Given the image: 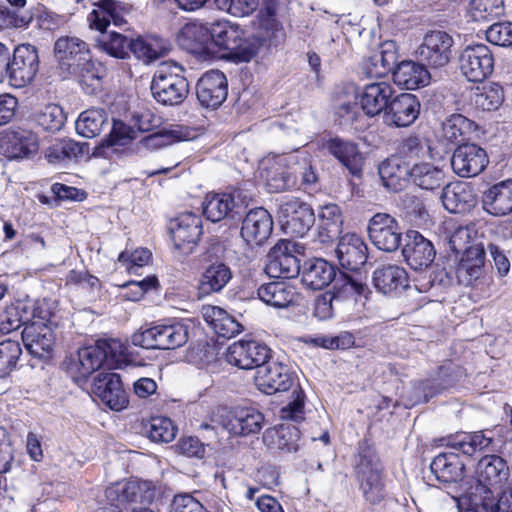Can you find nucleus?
Instances as JSON below:
<instances>
[{
  "label": "nucleus",
  "instance_id": "nucleus-53",
  "mask_svg": "<svg viewBox=\"0 0 512 512\" xmlns=\"http://www.w3.org/2000/svg\"><path fill=\"white\" fill-rule=\"evenodd\" d=\"M333 289L332 295L336 302L347 299L357 300V297H366L369 292V288L365 283L347 274L341 275L336 280Z\"/></svg>",
  "mask_w": 512,
  "mask_h": 512
},
{
  "label": "nucleus",
  "instance_id": "nucleus-15",
  "mask_svg": "<svg viewBox=\"0 0 512 512\" xmlns=\"http://www.w3.org/2000/svg\"><path fill=\"white\" fill-rule=\"evenodd\" d=\"M226 361L240 369H256L270 357V349L255 340H240L231 344L226 352Z\"/></svg>",
  "mask_w": 512,
  "mask_h": 512
},
{
  "label": "nucleus",
  "instance_id": "nucleus-64",
  "mask_svg": "<svg viewBox=\"0 0 512 512\" xmlns=\"http://www.w3.org/2000/svg\"><path fill=\"white\" fill-rule=\"evenodd\" d=\"M486 39L498 46H512V22H498L488 27Z\"/></svg>",
  "mask_w": 512,
  "mask_h": 512
},
{
  "label": "nucleus",
  "instance_id": "nucleus-41",
  "mask_svg": "<svg viewBox=\"0 0 512 512\" xmlns=\"http://www.w3.org/2000/svg\"><path fill=\"white\" fill-rule=\"evenodd\" d=\"M300 431L293 425H281L269 428L263 434V442L272 449L285 453L297 452L299 449Z\"/></svg>",
  "mask_w": 512,
  "mask_h": 512
},
{
  "label": "nucleus",
  "instance_id": "nucleus-50",
  "mask_svg": "<svg viewBox=\"0 0 512 512\" xmlns=\"http://www.w3.org/2000/svg\"><path fill=\"white\" fill-rule=\"evenodd\" d=\"M107 123V115L103 109H88L76 120L75 127L79 135L85 138L98 136Z\"/></svg>",
  "mask_w": 512,
  "mask_h": 512
},
{
  "label": "nucleus",
  "instance_id": "nucleus-23",
  "mask_svg": "<svg viewBox=\"0 0 512 512\" xmlns=\"http://www.w3.org/2000/svg\"><path fill=\"white\" fill-rule=\"evenodd\" d=\"M420 102L411 93L392 97L384 115V122L395 127H408L418 118Z\"/></svg>",
  "mask_w": 512,
  "mask_h": 512
},
{
  "label": "nucleus",
  "instance_id": "nucleus-57",
  "mask_svg": "<svg viewBox=\"0 0 512 512\" xmlns=\"http://www.w3.org/2000/svg\"><path fill=\"white\" fill-rule=\"evenodd\" d=\"M130 41L122 34L111 31L102 33L98 39V45L110 56L124 59L128 55Z\"/></svg>",
  "mask_w": 512,
  "mask_h": 512
},
{
  "label": "nucleus",
  "instance_id": "nucleus-14",
  "mask_svg": "<svg viewBox=\"0 0 512 512\" xmlns=\"http://www.w3.org/2000/svg\"><path fill=\"white\" fill-rule=\"evenodd\" d=\"M368 235L374 246L385 252L396 251L402 239L397 220L386 213H377L369 220Z\"/></svg>",
  "mask_w": 512,
  "mask_h": 512
},
{
  "label": "nucleus",
  "instance_id": "nucleus-28",
  "mask_svg": "<svg viewBox=\"0 0 512 512\" xmlns=\"http://www.w3.org/2000/svg\"><path fill=\"white\" fill-rule=\"evenodd\" d=\"M393 86L386 81L366 84L360 94V104L366 115L373 117L385 113L393 95Z\"/></svg>",
  "mask_w": 512,
  "mask_h": 512
},
{
  "label": "nucleus",
  "instance_id": "nucleus-62",
  "mask_svg": "<svg viewBox=\"0 0 512 512\" xmlns=\"http://www.w3.org/2000/svg\"><path fill=\"white\" fill-rule=\"evenodd\" d=\"M379 175L385 187L397 191L403 187L409 170L402 169L396 162L388 160L379 166Z\"/></svg>",
  "mask_w": 512,
  "mask_h": 512
},
{
  "label": "nucleus",
  "instance_id": "nucleus-29",
  "mask_svg": "<svg viewBox=\"0 0 512 512\" xmlns=\"http://www.w3.org/2000/svg\"><path fill=\"white\" fill-rule=\"evenodd\" d=\"M324 147L354 176H360L363 157L356 143L339 137L328 139Z\"/></svg>",
  "mask_w": 512,
  "mask_h": 512
},
{
  "label": "nucleus",
  "instance_id": "nucleus-2",
  "mask_svg": "<svg viewBox=\"0 0 512 512\" xmlns=\"http://www.w3.org/2000/svg\"><path fill=\"white\" fill-rule=\"evenodd\" d=\"M508 476L509 468L502 457L486 455L481 458L475 469L476 485L467 493L470 509L476 511L480 505L487 506L493 490L500 488Z\"/></svg>",
  "mask_w": 512,
  "mask_h": 512
},
{
  "label": "nucleus",
  "instance_id": "nucleus-1",
  "mask_svg": "<svg viewBox=\"0 0 512 512\" xmlns=\"http://www.w3.org/2000/svg\"><path fill=\"white\" fill-rule=\"evenodd\" d=\"M126 352L127 348L118 339L98 340L95 345L78 350L76 358L68 363V371L75 380H81L104 366L116 369L124 362Z\"/></svg>",
  "mask_w": 512,
  "mask_h": 512
},
{
  "label": "nucleus",
  "instance_id": "nucleus-37",
  "mask_svg": "<svg viewBox=\"0 0 512 512\" xmlns=\"http://www.w3.org/2000/svg\"><path fill=\"white\" fill-rule=\"evenodd\" d=\"M234 48L229 55V60L236 63H247L257 56L260 49L268 39L260 29L256 33L242 29Z\"/></svg>",
  "mask_w": 512,
  "mask_h": 512
},
{
  "label": "nucleus",
  "instance_id": "nucleus-34",
  "mask_svg": "<svg viewBox=\"0 0 512 512\" xmlns=\"http://www.w3.org/2000/svg\"><path fill=\"white\" fill-rule=\"evenodd\" d=\"M431 75L426 66L414 61H403L393 71L394 83L406 90H415L429 84Z\"/></svg>",
  "mask_w": 512,
  "mask_h": 512
},
{
  "label": "nucleus",
  "instance_id": "nucleus-18",
  "mask_svg": "<svg viewBox=\"0 0 512 512\" xmlns=\"http://www.w3.org/2000/svg\"><path fill=\"white\" fill-rule=\"evenodd\" d=\"M488 162L486 151L474 143L458 146L451 157V167L461 177L477 176Z\"/></svg>",
  "mask_w": 512,
  "mask_h": 512
},
{
  "label": "nucleus",
  "instance_id": "nucleus-54",
  "mask_svg": "<svg viewBox=\"0 0 512 512\" xmlns=\"http://www.w3.org/2000/svg\"><path fill=\"white\" fill-rule=\"evenodd\" d=\"M319 220V227L323 231L320 232L321 236L332 239L340 233L343 220L340 208L336 204L323 206L319 213Z\"/></svg>",
  "mask_w": 512,
  "mask_h": 512
},
{
  "label": "nucleus",
  "instance_id": "nucleus-45",
  "mask_svg": "<svg viewBox=\"0 0 512 512\" xmlns=\"http://www.w3.org/2000/svg\"><path fill=\"white\" fill-rule=\"evenodd\" d=\"M411 181L421 189L434 190L439 188L445 179L444 171L427 162L417 163L409 170Z\"/></svg>",
  "mask_w": 512,
  "mask_h": 512
},
{
  "label": "nucleus",
  "instance_id": "nucleus-35",
  "mask_svg": "<svg viewBox=\"0 0 512 512\" xmlns=\"http://www.w3.org/2000/svg\"><path fill=\"white\" fill-rule=\"evenodd\" d=\"M446 445L468 456L481 452H493L496 448L495 439L491 435V431H477L465 434L462 437L457 436L454 439L448 440Z\"/></svg>",
  "mask_w": 512,
  "mask_h": 512
},
{
  "label": "nucleus",
  "instance_id": "nucleus-32",
  "mask_svg": "<svg viewBox=\"0 0 512 512\" xmlns=\"http://www.w3.org/2000/svg\"><path fill=\"white\" fill-rule=\"evenodd\" d=\"M372 282L377 291L390 295L408 287V274L398 265H382L374 270Z\"/></svg>",
  "mask_w": 512,
  "mask_h": 512
},
{
  "label": "nucleus",
  "instance_id": "nucleus-42",
  "mask_svg": "<svg viewBox=\"0 0 512 512\" xmlns=\"http://www.w3.org/2000/svg\"><path fill=\"white\" fill-rule=\"evenodd\" d=\"M129 49L136 58L150 63L163 56L169 49L167 40L158 36L139 37L131 40Z\"/></svg>",
  "mask_w": 512,
  "mask_h": 512
},
{
  "label": "nucleus",
  "instance_id": "nucleus-11",
  "mask_svg": "<svg viewBox=\"0 0 512 512\" xmlns=\"http://www.w3.org/2000/svg\"><path fill=\"white\" fill-rule=\"evenodd\" d=\"M454 40L442 30L427 32L418 47L417 54L422 62L432 68H442L452 59Z\"/></svg>",
  "mask_w": 512,
  "mask_h": 512
},
{
  "label": "nucleus",
  "instance_id": "nucleus-4",
  "mask_svg": "<svg viewBox=\"0 0 512 512\" xmlns=\"http://www.w3.org/2000/svg\"><path fill=\"white\" fill-rule=\"evenodd\" d=\"M184 71V67L175 61L169 60L159 64L151 82V92L157 102L174 106L185 100L189 84Z\"/></svg>",
  "mask_w": 512,
  "mask_h": 512
},
{
  "label": "nucleus",
  "instance_id": "nucleus-55",
  "mask_svg": "<svg viewBox=\"0 0 512 512\" xmlns=\"http://www.w3.org/2000/svg\"><path fill=\"white\" fill-rule=\"evenodd\" d=\"M66 116L59 105L48 104L35 114L36 123L43 130L59 131L65 123Z\"/></svg>",
  "mask_w": 512,
  "mask_h": 512
},
{
  "label": "nucleus",
  "instance_id": "nucleus-16",
  "mask_svg": "<svg viewBox=\"0 0 512 512\" xmlns=\"http://www.w3.org/2000/svg\"><path fill=\"white\" fill-rule=\"evenodd\" d=\"M254 381L258 389L268 395L287 391L293 384L289 369L277 361L269 360L258 367Z\"/></svg>",
  "mask_w": 512,
  "mask_h": 512
},
{
  "label": "nucleus",
  "instance_id": "nucleus-56",
  "mask_svg": "<svg viewBox=\"0 0 512 512\" xmlns=\"http://www.w3.org/2000/svg\"><path fill=\"white\" fill-rule=\"evenodd\" d=\"M139 481H127L111 485L106 490V497L112 502L137 503L139 502Z\"/></svg>",
  "mask_w": 512,
  "mask_h": 512
},
{
  "label": "nucleus",
  "instance_id": "nucleus-49",
  "mask_svg": "<svg viewBox=\"0 0 512 512\" xmlns=\"http://www.w3.org/2000/svg\"><path fill=\"white\" fill-rule=\"evenodd\" d=\"M473 130V121L461 114H452L442 123L441 136L449 143H459Z\"/></svg>",
  "mask_w": 512,
  "mask_h": 512
},
{
  "label": "nucleus",
  "instance_id": "nucleus-63",
  "mask_svg": "<svg viewBox=\"0 0 512 512\" xmlns=\"http://www.w3.org/2000/svg\"><path fill=\"white\" fill-rule=\"evenodd\" d=\"M177 429L173 422L166 417H154L150 420L148 437L153 442H171L176 436Z\"/></svg>",
  "mask_w": 512,
  "mask_h": 512
},
{
  "label": "nucleus",
  "instance_id": "nucleus-40",
  "mask_svg": "<svg viewBox=\"0 0 512 512\" xmlns=\"http://www.w3.org/2000/svg\"><path fill=\"white\" fill-rule=\"evenodd\" d=\"M201 313L205 322L221 337L232 338L242 330L241 324L218 306H204Z\"/></svg>",
  "mask_w": 512,
  "mask_h": 512
},
{
  "label": "nucleus",
  "instance_id": "nucleus-38",
  "mask_svg": "<svg viewBox=\"0 0 512 512\" xmlns=\"http://www.w3.org/2000/svg\"><path fill=\"white\" fill-rule=\"evenodd\" d=\"M336 277L332 264L324 259H313L306 263L302 272V283L310 290H322Z\"/></svg>",
  "mask_w": 512,
  "mask_h": 512
},
{
  "label": "nucleus",
  "instance_id": "nucleus-30",
  "mask_svg": "<svg viewBox=\"0 0 512 512\" xmlns=\"http://www.w3.org/2000/svg\"><path fill=\"white\" fill-rule=\"evenodd\" d=\"M444 208L450 213H465L476 204V196L467 182L447 184L441 194Z\"/></svg>",
  "mask_w": 512,
  "mask_h": 512
},
{
  "label": "nucleus",
  "instance_id": "nucleus-27",
  "mask_svg": "<svg viewBox=\"0 0 512 512\" xmlns=\"http://www.w3.org/2000/svg\"><path fill=\"white\" fill-rule=\"evenodd\" d=\"M367 250V246L360 236L349 233L340 238L335 253L343 268L357 271L367 261Z\"/></svg>",
  "mask_w": 512,
  "mask_h": 512
},
{
  "label": "nucleus",
  "instance_id": "nucleus-21",
  "mask_svg": "<svg viewBox=\"0 0 512 512\" xmlns=\"http://www.w3.org/2000/svg\"><path fill=\"white\" fill-rule=\"evenodd\" d=\"M402 255L412 269L422 270L432 264L436 250L430 240L423 237L418 231L410 230L406 234Z\"/></svg>",
  "mask_w": 512,
  "mask_h": 512
},
{
  "label": "nucleus",
  "instance_id": "nucleus-52",
  "mask_svg": "<svg viewBox=\"0 0 512 512\" xmlns=\"http://www.w3.org/2000/svg\"><path fill=\"white\" fill-rule=\"evenodd\" d=\"M86 144H81L72 139H62L46 150L45 156L48 162L57 164L75 159L84 153Z\"/></svg>",
  "mask_w": 512,
  "mask_h": 512
},
{
  "label": "nucleus",
  "instance_id": "nucleus-59",
  "mask_svg": "<svg viewBox=\"0 0 512 512\" xmlns=\"http://www.w3.org/2000/svg\"><path fill=\"white\" fill-rule=\"evenodd\" d=\"M469 12L475 21L498 17L504 12V0H470Z\"/></svg>",
  "mask_w": 512,
  "mask_h": 512
},
{
  "label": "nucleus",
  "instance_id": "nucleus-31",
  "mask_svg": "<svg viewBox=\"0 0 512 512\" xmlns=\"http://www.w3.org/2000/svg\"><path fill=\"white\" fill-rule=\"evenodd\" d=\"M0 149L7 158H26L37 152L38 140L30 131H15L0 138Z\"/></svg>",
  "mask_w": 512,
  "mask_h": 512
},
{
  "label": "nucleus",
  "instance_id": "nucleus-48",
  "mask_svg": "<svg viewBox=\"0 0 512 512\" xmlns=\"http://www.w3.org/2000/svg\"><path fill=\"white\" fill-rule=\"evenodd\" d=\"M105 69L101 63L94 62L90 54L83 60L75 70L69 71L65 76L75 75L81 85L86 87L87 92L91 93L100 87V82L104 76Z\"/></svg>",
  "mask_w": 512,
  "mask_h": 512
},
{
  "label": "nucleus",
  "instance_id": "nucleus-13",
  "mask_svg": "<svg viewBox=\"0 0 512 512\" xmlns=\"http://www.w3.org/2000/svg\"><path fill=\"white\" fill-rule=\"evenodd\" d=\"M288 11V0H263L256 16L258 29L264 33L270 45L277 46L286 39V32L280 19Z\"/></svg>",
  "mask_w": 512,
  "mask_h": 512
},
{
  "label": "nucleus",
  "instance_id": "nucleus-8",
  "mask_svg": "<svg viewBox=\"0 0 512 512\" xmlns=\"http://www.w3.org/2000/svg\"><path fill=\"white\" fill-rule=\"evenodd\" d=\"M304 247L297 242L279 240L267 255L266 273L272 278H294L300 272L298 255L303 253Z\"/></svg>",
  "mask_w": 512,
  "mask_h": 512
},
{
  "label": "nucleus",
  "instance_id": "nucleus-33",
  "mask_svg": "<svg viewBox=\"0 0 512 512\" xmlns=\"http://www.w3.org/2000/svg\"><path fill=\"white\" fill-rule=\"evenodd\" d=\"M483 208L489 214L497 217L512 213V179L490 187L484 194Z\"/></svg>",
  "mask_w": 512,
  "mask_h": 512
},
{
  "label": "nucleus",
  "instance_id": "nucleus-3",
  "mask_svg": "<svg viewBox=\"0 0 512 512\" xmlns=\"http://www.w3.org/2000/svg\"><path fill=\"white\" fill-rule=\"evenodd\" d=\"M355 473L366 501L371 504L381 502L385 497L384 468L375 450L367 442L359 444Z\"/></svg>",
  "mask_w": 512,
  "mask_h": 512
},
{
  "label": "nucleus",
  "instance_id": "nucleus-19",
  "mask_svg": "<svg viewBox=\"0 0 512 512\" xmlns=\"http://www.w3.org/2000/svg\"><path fill=\"white\" fill-rule=\"evenodd\" d=\"M227 94V79L225 74L219 70L205 72L197 82V99L206 108L219 107L226 99Z\"/></svg>",
  "mask_w": 512,
  "mask_h": 512
},
{
  "label": "nucleus",
  "instance_id": "nucleus-39",
  "mask_svg": "<svg viewBox=\"0 0 512 512\" xmlns=\"http://www.w3.org/2000/svg\"><path fill=\"white\" fill-rule=\"evenodd\" d=\"M430 468L439 481L453 483L463 479L465 466L458 454L444 452L433 459Z\"/></svg>",
  "mask_w": 512,
  "mask_h": 512
},
{
  "label": "nucleus",
  "instance_id": "nucleus-9",
  "mask_svg": "<svg viewBox=\"0 0 512 512\" xmlns=\"http://www.w3.org/2000/svg\"><path fill=\"white\" fill-rule=\"evenodd\" d=\"M279 218L284 233L295 237H303L315 222L312 207L298 198L286 199L281 203Z\"/></svg>",
  "mask_w": 512,
  "mask_h": 512
},
{
  "label": "nucleus",
  "instance_id": "nucleus-6",
  "mask_svg": "<svg viewBox=\"0 0 512 512\" xmlns=\"http://www.w3.org/2000/svg\"><path fill=\"white\" fill-rule=\"evenodd\" d=\"M298 155L294 153L267 157L263 163L266 186L272 193L294 188L298 183Z\"/></svg>",
  "mask_w": 512,
  "mask_h": 512
},
{
  "label": "nucleus",
  "instance_id": "nucleus-17",
  "mask_svg": "<svg viewBox=\"0 0 512 512\" xmlns=\"http://www.w3.org/2000/svg\"><path fill=\"white\" fill-rule=\"evenodd\" d=\"M92 393L115 411L126 408L128 404L120 376L113 372H100L93 380Z\"/></svg>",
  "mask_w": 512,
  "mask_h": 512
},
{
  "label": "nucleus",
  "instance_id": "nucleus-44",
  "mask_svg": "<svg viewBox=\"0 0 512 512\" xmlns=\"http://www.w3.org/2000/svg\"><path fill=\"white\" fill-rule=\"evenodd\" d=\"M397 55L393 43H385L380 51L374 53L365 63L369 77L381 78L396 68Z\"/></svg>",
  "mask_w": 512,
  "mask_h": 512
},
{
  "label": "nucleus",
  "instance_id": "nucleus-5",
  "mask_svg": "<svg viewBox=\"0 0 512 512\" xmlns=\"http://www.w3.org/2000/svg\"><path fill=\"white\" fill-rule=\"evenodd\" d=\"M189 339V326L181 321H171L140 329L131 335V343L145 349L174 350L184 346Z\"/></svg>",
  "mask_w": 512,
  "mask_h": 512
},
{
  "label": "nucleus",
  "instance_id": "nucleus-58",
  "mask_svg": "<svg viewBox=\"0 0 512 512\" xmlns=\"http://www.w3.org/2000/svg\"><path fill=\"white\" fill-rule=\"evenodd\" d=\"M462 375V369L452 362H447L440 366L436 375L431 380L434 386V391L426 394L425 398L427 399L428 396L431 397L435 393L453 386Z\"/></svg>",
  "mask_w": 512,
  "mask_h": 512
},
{
  "label": "nucleus",
  "instance_id": "nucleus-10",
  "mask_svg": "<svg viewBox=\"0 0 512 512\" xmlns=\"http://www.w3.org/2000/svg\"><path fill=\"white\" fill-rule=\"evenodd\" d=\"M39 69L37 49L30 44H22L11 51L8 82L12 87L23 88L35 78Z\"/></svg>",
  "mask_w": 512,
  "mask_h": 512
},
{
  "label": "nucleus",
  "instance_id": "nucleus-22",
  "mask_svg": "<svg viewBox=\"0 0 512 512\" xmlns=\"http://www.w3.org/2000/svg\"><path fill=\"white\" fill-rule=\"evenodd\" d=\"M170 230L175 247L191 253L202 234V220L194 213L185 212L174 220Z\"/></svg>",
  "mask_w": 512,
  "mask_h": 512
},
{
  "label": "nucleus",
  "instance_id": "nucleus-43",
  "mask_svg": "<svg viewBox=\"0 0 512 512\" xmlns=\"http://www.w3.org/2000/svg\"><path fill=\"white\" fill-rule=\"evenodd\" d=\"M242 29L241 25L228 20L217 21L210 25V39L215 46L224 51L227 59Z\"/></svg>",
  "mask_w": 512,
  "mask_h": 512
},
{
  "label": "nucleus",
  "instance_id": "nucleus-61",
  "mask_svg": "<svg viewBox=\"0 0 512 512\" xmlns=\"http://www.w3.org/2000/svg\"><path fill=\"white\" fill-rule=\"evenodd\" d=\"M186 137L187 135L182 128L175 127L150 134L144 137L141 143L148 149H159L171 145L174 142L185 140Z\"/></svg>",
  "mask_w": 512,
  "mask_h": 512
},
{
  "label": "nucleus",
  "instance_id": "nucleus-47",
  "mask_svg": "<svg viewBox=\"0 0 512 512\" xmlns=\"http://www.w3.org/2000/svg\"><path fill=\"white\" fill-rule=\"evenodd\" d=\"M88 20L90 22V27L101 32H104L111 21L116 26H122L126 23V20L118 10L116 3L111 0H104L98 4L97 8L90 13Z\"/></svg>",
  "mask_w": 512,
  "mask_h": 512
},
{
  "label": "nucleus",
  "instance_id": "nucleus-20",
  "mask_svg": "<svg viewBox=\"0 0 512 512\" xmlns=\"http://www.w3.org/2000/svg\"><path fill=\"white\" fill-rule=\"evenodd\" d=\"M27 352L38 359H48L55 343L52 329L43 322L27 324L21 333Z\"/></svg>",
  "mask_w": 512,
  "mask_h": 512
},
{
  "label": "nucleus",
  "instance_id": "nucleus-24",
  "mask_svg": "<svg viewBox=\"0 0 512 512\" xmlns=\"http://www.w3.org/2000/svg\"><path fill=\"white\" fill-rule=\"evenodd\" d=\"M273 231V219L263 207L251 209L244 217L241 226V236L252 245H262Z\"/></svg>",
  "mask_w": 512,
  "mask_h": 512
},
{
  "label": "nucleus",
  "instance_id": "nucleus-51",
  "mask_svg": "<svg viewBox=\"0 0 512 512\" xmlns=\"http://www.w3.org/2000/svg\"><path fill=\"white\" fill-rule=\"evenodd\" d=\"M504 100L503 89L496 83L477 87L471 98L472 104L482 111L498 109Z\"/></svg>",
  "mask_w": 512,
  "mask_h": 512
},
{
  "label": "nucleus",
  "instance_id": "nucleus-60",
  "mask_svg": "<svg viewBox=\"0 0 512 512\" xmlns=\"http://www.w3.org/2000/svg\"><path fill=\"white\" fill-rule=\"evenodd\" d=\"M21 354L22 349L17 340L6 339L0 342V378L16 367Z\"/></svg>",
  "mask_w": 512,
  "mask_h": 512
},
{
  "label": "nucleus",
  "instance_id": "nucleus-25",
  "mask_svg": "<svg viewBox=\"0 0 512 512\" xmlns=\"http://www.w3.org/2000/svg\"><path fill=\"white\" fill-rule=\"evenodd\" d=\"M54 54L59 68L66 75L75 70L90 54L88 45L78 37L63 36L54 45Z\"/></svg>",
  "mask_w": 512,
  "mask_h": 512
},
{
  "label": "nucleus",
  "instance_id": "nucleus-7",
  "mask_svg": "<svg viewBox=\"0 0 512 512\" xmlns=\"http://www.w3.org/2000/svg\"><path fill=\"white\" fill-rule=\"evenodd\" d=\"M225 248L220 243L209 246L204 260L209 264L204 268L198 285V294L208 296L221 292L232 280L233 272L228 264L221 261Z\"/></svg>",
  "mask_w": 512,
  "mask_h": 512
},
{
  "label": "nucleus",
  "instance_id": "nucleus-46",
  "mask_svg": "<svg viewBox=\"0 0 512 512\" xmlns=\"http://www.w3.org/2000/svg\"><path fill=\"white\" fill-rule=\"evenodd\" d=\"M202 207L205 217L215 223L229 216L235 207V201L229 193H210L206 195Z\"/></svg>",
  "mask_w": 512,
  "mask_h": 512
},
{
  "label": "nucleus",
  "instance_id": "nucleus-26",
  "mask_svg": "<svg viewBox=\"0 0 512 512\" xmlns=\"http://www.w3.org/2000/svg\"><path fill=\"white\" fill-rule=\"evenodd\" d=\"M263 423L264 416L256 408L236 407L223 421V426L234 435L247 436L259 433Z\"/></svg>",
  "mask_w": 512,
  "mask_h": 512
},
{
  "label": "nucleus",
  "instance_id": "nucleus-12",
  "mask_svg": "<svg viewBox=\"0 0 512 512\" xmlns=\"http://www.w3.org/2000/svg\"><path fill=\"white\" fill-rule=\"evenodd\" d=\"M459 68L468 81L481 82L493 71V54L485 44L469 45L459 56Z\"/></svg>",
  "mask_w": 512,
  "mask_h": 512
},
{
  "label": "nucleus",
  "instance_id": "nucleus-36",
  "mask_svg": "<svg viewBox=\"0 0 512 512\" xmlns=\"http://www.w3.org/2000/svg\"><path fill=\"white\" fill-rule=\"evenodd\" d=\"M257 296L266 305L282 309L295 302L297 292L288 282L273 281L260 285L257 289Z\"/></svg>",
  "mask_w": 512,
  "mask_h": 512
}]
</instances>
